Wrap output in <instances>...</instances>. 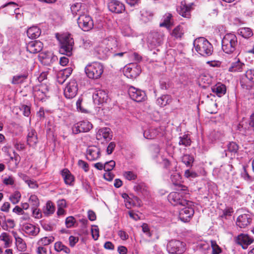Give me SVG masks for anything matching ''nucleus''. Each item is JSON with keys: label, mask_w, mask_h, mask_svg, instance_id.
I'll use <instances>...</instances> for the list:
<instances>
[{"label": "nucleus", "mask_w": 254, "mask_h": 254, "mask_svg": "<svg viewBox=\"0 0 254 254\" xmlns=\"http://www.w3.org/2000/svg\"><path fill=\"white\" fill-rule=\"evenodd\" d=\"M60 42V52L67 56L72 55L74 41L70 34L62 35L59 39Z\"/></svg>", "instance_id": "3"}, {"label": "nucleus", "mask_w": 254, "mask_h": 254, "mask_svg": "<svg viewBox=\"0 0 254 254\" xmlns=\"http://www.w3.org/2000/svg\"><path fill=\"white\" fill-rule=\"evenodd\" d=\"M43 44L40 41H33L29 42L27 46V51L30 53L36 54L41 52L43 49Z\"/></svg>", "instance_id": "23"}, {"label": "nucleus", "mask_w": 254, "mask_h": 254, "mask_svg": "<svg viewBox=\"0 0 254 254\" xmlns=\"http://www.w3.org/2000/svg\"><path fill=\"white\" fill-rule=\"evenodd\" d=\"M241 86L243 89L248 90L251 97L254 98V83L248 84V86H244L243 84H241Z\"/></svg>", "instance_id": "46"}, {"label": "nucleus", "mask_w": 254, "mask_h": 254, "mask_svg": "<svg viewBox=\"0 0 254 254\" xmlns=\"http://www.w3.org/2000/svg\"><path fill=\"white\" fill-rule=\"evenodd\" d=\"M78 164L79 166L82 169H84L85 172H87L89 170L88 164L85 161L79 160L78 161Z\"/></svg>", "instance_id": "62"}, {"label": "nucleus", "mask_w": 254, "mask_h": 254, "mask_svg": "<svg viewBox=\"0 0 254 254\" xmlns=\"http://www.w3.org/2000/svg\"><path fill=\"white\" fill-rule=\"evenodd\" d=\"M213 93H215L218 97H221L226 93V87L220 82L216 83L211 87Z\"/></svg>", "instance_id": "26"}, {"label": "nucleus", "mask_w": 254, "mask_h": 254, "mask_svg": "<svg viewBox=\"0 0 254 254\" xmlns=\"http://www.w3.org/2000/svg\"><path fill=\"white\" fill-rule=\"evenodd\" d=\"M153 14L149 11H142L141 13L140 20L143 23H147L152 19Z\"/></svg>", "instance_id": "40"}, {"label": "nucleus", "mask_w": 254, "mask_h": 254, "mask_svg": "<svg viewBox=\"0 0 254 254\" xmlns=\"http://www.w3.org/2000/svg\"><path fill=\"white\" fill-rule=\"evenodd\" d=\"M140 72V66L132 64H130L129 67H127L125 75L128 78H133L139 75Z\"/></svg>", "instance_id": "21"}, {"label": "nucleus", "mask_w": 254, "mask_h": 254, "mask_svg": "<svg viewBox=\"0 0 254 254\" xmlns=\"http://www.w3.org/2000/svg\"><path fill=\"white\" fill-rule=\"evenodd\" d=\"M184 34L183 27L180 25L176 26L171 33V35L176 39L181 38Z\"/></svg>", "instance_id": "34"}, {"label": "nucleus", "mask_w": 254, "mask_h": 254, "mask_svg": "<svg viewBox=\"0 0 254 254\" xmlns=\"http://www.w3.org/2000/svg\"><path fill=\"white\" fill-rule=\"evenodd\" d=\"M104 70L103 65L98 62H94L88 64L85 68L87 76L91 79H98Z\"/></svg>", "instance_id": "4"}, {"label": "nucleus", "mask_w": 254, "mask_h": 254, "mask_svg": "<svg viewBox=\"0 0 254 254\" xmlns=\"http://www.w3.org/2000/svg\"><path fill=\"white\" fill-rule=\"evenodd\" d=\"M4 219H5V218L4 217ZM6 223H8L9 225V227L11 228H13L15 226L14 222L13 220L8 219L5 221V220H4L3 222H2V224H1V227L4 230H7V228L8 227L7 224Z\"/></svg>", "instance_id": "50"}, {"label": "nucleus", "mask_w": 254, "mask_h": 254, "mask_svg": "<svg viewBox=\"0 0 254 254\" xmlns=\"http://www.w3.org/2000/svg\"><path fill=\"white\" fill-rule=\"evenodd\" d=\"M28 75L27 72H24L23 73L15 75L13 77L12 83L17 84L21 83L27 78Z\"/></svg>", "instance_id": "35"}, {"label": "nucleus", "mask_w": 254, "mask_h": 254, "mask_svg": "<svg viewBox=\"0 0 254 254\" xmlns=\"http://www.w3.org/2000/svg\"><path fill=\"white\" fill-rule=\"evenodd\" d=\"M55 210V207L52 202L49 201L47 202L46 206L43 208V212L46 215L53 214Z\"/></svg>", "instance_id": "39"}, {"label": "nucleus", "mask_w": 254, "mask_h": 254, "mask_svg": "<svg viewBox=\"0 0 254 254\" xmlns=\"http://www.w3.org/2000/svg\"><path fill=\"white\" fill-rule=\"evenodd\" d=\"M100 156V149L96 146H91L88 147L86 151V158L88 160L94 161L99 158Z\"/></svg>", "instance_id": "22"}, {"label": "nucleus", "mask_w": 254, "mask_h": 254, "mask_svg": "<svg viewBox=\"0 0 254 254\" xmlns=\"http://www.w3.org/2000/svg\"><path fill=\"white\" fill-rule=\"evenodd\" d=\"M124 176L129 181L134 180L137 178V175L132 171H126L124 172Z\"/></svg>", "instance_id": "52"}, {"label": "nucleus", "mask_w": 254, "mask_h": 254, "mask_svg": "<svg viewBox=\"0 0 254 254\" xmlns=\"http://www.w3.org/2000/svg\"><path fill=\"white\" fill-rule=\"evenodd\" d=\"M128 93L130 98L137 102H142L146 98V95L143 91L133 86L129 87Z\"/></svg>", "instance_id": "10"}, {"label": "nucleus", "mask_w": 254, "mask_h": 254, "mask_svg": "<svg viewBox=\"0 0 254 254\" xmlns=\"http://www.w3.org/2000/svg\"><path fill=\"white\" fill-rule=\"evenodd\" d=\"M193 46L195 51L203 57H209L213 53L212 45L205 38L198 37L193 41Z\"/></svg>", "instance_id": "1"}, {"label": "nucleus", "mask_w": 254, "mask_h": 254, "mask_svg": "<svg viewBox=\"0 0 254 254\" xmlns=\"http://www.w3.org/2000/svg\"><path fill=\"white\" fill-rule=\"evenodd\" d=\"M185 176L187 178H195L197 176V174L194 171L188 169L185 171Z\"/></svg>", "instance_id": "57"}, {"label": "nucleus", "mask_w": 254, "mask_h": 254, "mask_svg": "<svg viewBox=\"0 0 254 254\" xmlns=\"http://www.w3.org/2000/svg\"><path fill=\"white\" fill-rule=\"evenodd\" d=\"M96 137L98 140L102 141V139H104L106 143L108 142L112 139V137L110 128L103 127L99 129L96 133ZM101 143H103L104 142L101 141Z\"/></svg>", "instance_id": "14"}, {"label": "nucleus", "mask_w": 254, "mask_h": 254, "mask_svg": "<svg viewBox=\"0 0 254 254\" xmlns=\"http://www.w3.org/2000/svg\"><path fill=\"white\" fill-rule=\"evenodd\" d=\"M40 29L37 26H32L27 30V35L29 38L31 39H36L41 34Z\"/></svg>", "instance_id": "30"}, {"label": "nucleus", "mask_w": 254, "mask_h": 254, "mask_svg": "<svg viewBox=\"0 0 254 254\" xmlns=\"http://www.w3.org/2000/svg\"><path fill=\"white\" fill-rule=\"evenodd\" d=\"M141 227L142 230L143 232V233H145L146 235L149 237L151 236L152 234L150 231L149 226L147 224H143V225L141 226Z\"/></svg>", "instance_id": "60"}, {"label": "nucleus", "mask_w": 254, "mask_h": 254, "mask_svg": "<svg viewBox=\"0 0 254 254\" xmlns=\"http://www.w3.org/2000/svg\"><path fill=\"white\" fill-rule=\"evenodd\" d=\"M27 144L30 146H35L38 142L37 134L35 130H29L27 137Z\"/></svg>", "instance_id": "27"}, {"label": "nucleus", "mask_w": 254, "mask_h": 254, "mask_svg": "<svg viewBox=\"0 0 254 254\" xmlns=\"http://www.w3.org/2000/svg\"><path fill=\"white\" fill-rule=\"evenodd\" d=\"M16 240V244L17 246L18 249L20 251H24L26 248V244L24 242L23 239L19 237H16L14 235Z\"/></svg>", "instance_id": "44"}, {"label": "nucleus", "mask_w": 254, "mask_h": 254, "mask_svg": "<svg viewBox=\"0 0 254 254\" xmlns=\"http://www.w3.org/2000/svg\"><path fill=\"white\" fill-rule=\"evenodd\" d=\"M14 181L11 176L5 178L3 180V183L5 185H12L14 184Z\"/></svg>", "instance_id": "64"}, {"label": "nucleus", "mask_w": 254, "mask_h": 254, "mask_svg": "<svg viewBox=\"0 0 254 254\" xmlns=\"http://www.w3.org/2000/svg\"><path fill=\"white\" fill-rule=\"evenodd\" d=\"M29 203L32 206L33 213L35 214L39 205V201L37 196L35 195H31L29 199Z\"/></svg>", "instance_id": "32"}, {"label": "nucleus", "mask_w": 254, "mask_h": 254, "mask_svg": "<svg viewBox=\"0 0 254 254\" xmlns=\"http://www.w3.org/2000/svg\"><path fill=\"white\" fill-rule=\"evenodd\" d=\"M92 128V125L88 121H83L75 124L72 130L74 134L89 131Z\"/></svg>", "instance_id": "11"}, {"label": "nucleus", "mask_w": 254, "mask_h": 254, "mask_svg": "<svg viewBox=\"0 0 254 254\" xmlns=\"http://www.w3.org/2000/svg\"><path fill=\"white\" fill-rule=\"evenodd\" d=\"M193 3L187 4L186 0L182 1L180 5L177 8V10L180 15L184 17L190 18V12L192 9Z\"/></svg>", "instance_id": "12"}, {"label": "nucleus", "mask_w": 254, "mask_h": 254, "mask_svg": "<svg viewBox=\"0 0 254 254\" xmlns=\"http://www.w3.org/2000/svg\"><path fill=\"white\" fill-rule=\"evenodd\" d=\"M254 83V69L248 70L240 79V84L244 86Z\"/></svg>", "instance_id": "24"}, {"label": "nucleus", "mask_w": 254, "mask_h": 254, "mask_svg": "<svg viewBox=\"0 0 254 254\" xmlns=\"http://www.w3.org/2000/svg\"><path fill=\"white\" fill-rule=\"evenodd\" d=\"M91 233L93 238L95 240H97L99 236V229L97 226H95L94 228H92Z\"/></svg>", "instance_id": "63"}, {"label": "nucleus", "mask_w": 254, "mask_h": 254, "mask_svg": "<svg viewBox=\"0 0 254 254\" xmlns=\"http://www.w3.org/2000/svg\"><path fill=\"white\" fill-rule=\"evenodd\" d=\"M236 242L237 244L242 246L244 249H246L249 245L254 242V239L250 237L248 234H241L237 237Z\"/></svg>", "instance_id": "19"}, {"label": "nucleus", "mask_w": 254, "mask_h": 254, "mask_svg": "<svg viewBox=\"0 0 254 254\" xmlns=\"http://www.w3.org/2000/svg\"><path fill=\"white\" fill-rule=\"evenodd\" d=\"M228 150L233 153H236L239 148L238 145L234 142H230L228 145Z\"/></svg>", "instance_id": "48"}, {"label": "nucleus", "mask_w": 254, "mask_h": 254, "mask_svg": "<svg viewBox=\"0 0 254 254\" xmlns=\"http://www.w3.org/2000/svg\"><path fill=\"white\" fill-rule=\"evenodd\" d=\"M57 81L61 84L64 83L65 80L67 78L66 76H64V74L61 71H60L57 74Z\"/></svg>", "instance_id": "58"}, {"label": "nucleus", "mask_w": 254, "mask_h": 254, "mask_svg": "<svg viewBox=\"0 0 254 254\" xmlns=\"http://www.w3.org/2000/svg\"><path fill=\"white\" fill-rule=\"evenodd\" d=\"M109 10L116 13H121L125 10V5L117 0H112L108 4Z\"/></svg>", "instance_id": "15"}, {"label": "nucleus", "mask_w": 254, "mask_h": 254, "mask_svg": "<svg viewBox=\"0 0 254 254\" xmlns=\"http://www.w3.org/2000/svg\"><path fill=\"white\" fill-rule=\"evenodd\" d=\"M193 157L189 154H184L182 157V161L187 166L190 167L193 162Z\"/></svg>", "instance_id": "41"}, {"label": "nucleus", "mask_w": 254, "mask_h": 254, "mask_svg": "<svg viewBox=\"0 0 254 254\" xmlns=\"http://www.w3.org/2000/svg\"><path fill=\"white\" fill-rule=\"evenodd\" d=\"M79 27L84 31H88L93 27V22L91 17L87 15H80L77 19Z\"/></svg>", "instance_id": "7"}, {"label": "nucleus", "mask_w": 254, "mask_h": 254, "mask_svg": "<svg viewBox=\"0 0 254 254\" xmlns=\"http://www.w3.org/2000/svg\"><path fill=\"white\" fill-rule=\"evenodd\" d=\"M194 212V210L191 207H185L180 211V219L184 222H189L193 215Z\"/></svg>", "instance_id": "17"}, {"label": "nucleus", "mask_w": 254, "mask_h": 254, "mask_svg": "<svg viewBox=\"0 0 254 254\" xmlns=\"http://www.w3.org/2000/svg\"><path fill=\"white\" fill-rule=\"evenodd\" d=\"M163 34L157 31H152L149 34L148 43L152 48L160 46L163 41Z\"/></svg>", "instance_id": "8"}, {"label": "nucleus", "mask_w": 254, "mask_h": 254, "mask_svg": "<svg viewBox=\"0 0 254 254\" xmlns=\"http://www.w3.org/2000/svg\"><path fill=\"white\" fill-rule=\"evenodd\" d=\"M39 58L42 64L45 65H50L53 62L58 60L57 57L54 55L51 52H44L41 53Z\"/></svg>", "instance_id": "16"}, {"label": "nucleus", "mask_w": 254, "mask_h": 254, "mask_svg": "<svg viewBox=\"0 0 254 254\" xmlns=\"http://www.w3.org/2000/svg\"><path fill=\"white\" fill-rule=\"evenodd\" d=\"M104 165L105 171L106 172H110L115 167L116 163L114 160H110L108 162H106Z\"/></svg>", "instance_id": "51"}, {"label": "nucleus", "mask_w": 254, "mask_h": 254, "mask_svg": "<svg viewBox=\"0 0 254 254\" xmlns=\"http://www.w3.org/2000/svg\"><path fill=\"white\" fill-rule=\"evenodd\" d=\"M167 249L172 254H182L186 250V245L179 240H172L168 243Z\"/></svg>", "instance_id": "6"}, {"label": "nucleus", "mask_w": 254, "mask_h": 254, "mask_svg": "<svg viewBox=\"0 0 254 254\" xmlns=\"http://www.w3.org/2000/svg\"><path fill=\"white\" fill-rule=\"evenodd\" d=\"M81 6V3H75L73 4H72L70 8L72 13L73 14H77V12L80 9Z\"/></svg>", "instance_id": "59"}, {"label": "nucleus", "mask_w": 254, "mask_h": 254, "mask_svg": "<svg viewBox=\"0 0 254 254\" xmlns=\"http://www.w3.org/2000/svg\"><path fill=\"white\" fill-rule=\"evenodd\" d=\"M23 230L27 234L37 236L40 232V228L30 223H24L22 225Z\"/></svg>", "instance_id": "25"}, {"label": "nucleus", "mask_w": 254, "mask_h": 254, "mask_svg": "<svg viewBox=\"0 0 254 254\" xmlns=\"http://www.w3.org/2000/svg\"><path fill=\"white\" fill-rule=\"evenodd\" d=\"M116 42L113 39L111 41L107 39L103 40L102 43L96 49L98 58L101 60L106 59L111 54V49H112V48L110 45V43H114Z\"/></svg>", "instance_id": "5"}, {"label": "nucleus", "mask_w": 254, "mask_h": 254, "mask_svg": "<svg viewBox=\"0 0 254 254\" xmlns=\"http://www.w3.org/2000/svg\"><path fill=\"white\" fill-rule=\"evenodd\" d=\"M20 110L22 112L23 115L25 117H29L31 114L30 106L26 105H21Z\"/></svg>", "instance_id": "47"}, {"label": "nucleus", "mask_w": 254, "mask_h": 254, "mask_svg": "<svg viewBox=\"0 0 254 254\" xmlns=\"http://www.w3.org/2000/svg\"><path fill=\"white\" fill-rule=\"evenodd\" d=\"M238 45L237 38L233 33H227L222 40V49L226 54H232L236 50Z\"/></svg>", "instance_id": "2"}, {"label": "nucleus", "mask_w": 254, "mask_h": 254, "mask_svg": "<svg viewBox=\"0 0 254 254\" xmlns=\"http://www.w3.org/2000/svg\"><path fill=\"white\" fill-rule=\"evenodd\" d=\"M170 179L175 186H180L181 184V176L178 173L175 172L171 175Z\"/></svg>", "instance_id": "42"}, {"label": "nucleus", "mask_w": 254, "mask_h": 254, "mask_svg": "<svg viewBox=\"0 0 254 254\" xmlns=\"http://www.w3.org/2000/svg\"><path fill=\"white\" fill-rule=\"evenodd\" d=\"M78 91L77 83L75 80H71L64 90V95L66 98L74 97Z\"/></svg>", "instance_id": "13"}, {"label": "nucleus", "mask_w": 254, "mask_h": 254, "mask_svg": "<svg viewBox=\"0 0 254 254\" xmlns=\"http://www.w3.org/2000/svg\"><path fill=\"white\" fill-rule=\"evenodd\" d=\"M54 248L58 252H64L66 254L70 253V249L64 246L61 242H57L55 244Z\"/></svg>", "instance_id": "38"}, {"label": "nucleus", "mask_w": 254, "mask_h": 254, "mask_svg": "<svg viewBox=\"0 0 254 254\" xmlns=\"http://www.w3.org/2000/svg\"><path fill=\"white\" fill-rule=\"evenodd\" d=\"M211 246L212 249V254H219L222 253L221 248L217 244L215 241H211Z\"/></svg>", "instance_id": "45"}, {"label": "nucleus", "mask_w": 254, "mask_h": 254, "mask_svg": "<svg viewBox=\"0 0 254 254\" xmlns=\"http://www.w3.org/2000/svg\"><path fill=\"white\" fill-rule=\"evenodd\" d=\"M252 218L249 214H243L239 215L236 220V225L241 228H246L250 225Z\"/></svg>", "instance_id": "20"}, {"label": "nucleus", "mask_w": 254, "mask_h": 254, "mask_svg": "<svg viewBox=\"0 0 254 254\" xmlns=\"http://www.w3.org/2000/svg\"><path fill=\"white\" fill-rule=\"evenodd\" d=\"M171 97L168 95H163L158 98L156 101L157 105L160 107H164L171 102Z\"/></svg>", "instance_id": "33"}, {"label": "nucleus", "mask_w": 254, "mask_h": 254, "mask_svg": "<svg viewBox=\"0 0 254 254\" xmlns=\"http://www.w3.org/2000/svg\"><path fill=\"white\" fill-rule=\"evenodd\" d=\"M75 222V218L73 216H69L65 220V225L66 227L71 228Z\"/></svg>", "instance_id": "55"}, {"label": "nucleus", "mask_w": 254, "mask_h": 254, "mask_svg": "<svg viewBox=\"0 0 254 254\" xmlns=\"http://www.w3.org/2000/svg\"><path fill=\"white\" fill-rule=\"evenodd\" d=\"M179 139V144L180 145L187 147L191 145V141L190 136L188 134H184L182 136H180Z\"/></svg>", "instance_id": "36"}, {"label": "nucleus", "mask_w": 254, "mask_h": 254, "mask_svg": "<svg viewBox=\"0 0 254 254\" xmlns=\"http://www.w3.org/2000/svg\"><path fill=\"white\" fill-rule=\"evenodd\" d=\"M20 197V193L19 191H15L9 199L13 204H16L19 201Z\"/></svg>", "instance_id": "49"}, {"label": "nucleus", "mask_w": 254, "mask_h": 254, "mask_svg": "<svg viewBox=\"0 0 254 254\" xmlns=\"http://www.w3.org/2000/svg\"><path fill=\"white\" fill-rule=\"evenodd\" d=\"M54 237H44L41 238L39 241V242L41 243V244L46 246L49 245L52 242L54 241Z\"/></svg>", "instance_id": "53"}, {"label": "nucleus", "mask_w": 254, "mask_h": 254, "mask_svg": "<svg viewBox=\"0 0 254 254\" xmlns=\"http://www.w3.org/2000/svg\"><path fill=\"white\" fill-rule=\"evenodd\" d=\"M245 64L238 59L236 61L232 63L229 68L231 72H241L244 68Z\"/></svg>", "instance_id": "28"}, {"label": "nucleus", "mask_w": 254, "mask_h": 254, "mask_svg": "<svg viewBox=\"0 0 254 254\" xmlns=\"http://www.w3.org/2000/svg\"><path fill=\"white\" fill-rule=\"evenodd\" d=\"M169 201L173 205H180L181 206H185L188 205V201L184 199L182 195L177 192H172L168 196Z\"/></svg>", "instance_id": "9"}, {"label": "nucleus", "mask_w": 254, "mask_h": 254, "mask_svg": "<svg viewBox=\"0 0 254 254\" xmlns=\"http://www.w3.org/2000/svg\"><path fill=\"white\" fill-rule=\"evenodd\" d=\"M172 17V15L170 13H167L165 14L164 21L163 22L160 24V27H166L168 28L170 27L171 25V19Z\"/></svg>", "instance_id": "43"}, {"label": "nucleus", "mask_w": 254, "mask_h": 254, "mask_svg": "<svg viewBox=\"0 0 254 254\" xmlns=\"http://www.w3.org/2000/svg\"><path fill=\"white\" fill-rule=\"evenodd\" d=\"M238 33L245 38H249L253 35L252 30L249 27L240 28Z\"/></svg>", "instance_id": "31"}, {"label": "nucleus", "mask_w": 254, "mask_h": 254, "mask_svg": "<svg viewBox=\"0 0 254 254\" xmlns=\"http://www.w3.org/2000/svg\"><path fill=\"white\" fill-rule=\"evenodd\" d=\"M134 190L138 194L145 195L147 192V188L144 183H140L136 184L133 187Z\"/></svg>", "instance_id": "37"}, {"label": "nucleus", "mask_w": 254, "mask_h": 254, "mask_svg": "<svg viewBox=\"0 0 254 254\" xmlns=\"http://www.w3.org/2000/svg\"><path fill=\"white\" fill-rule=\"evenodd\" d=\"M243 169L244 172L242 174V177L245 180L252 182L253 181V179H252V177L250 176L248 173L247 172L246 167L245 166L243 167Z\"/></svg>", "instance_id": "61"}, {"label": "nucleus", "mask_w": 254, "mask_h": 254, "mask_svg": "<svg viewBox=\"0 0 254 254\" xmlns=\"http://www.w3.org/2000/svg\"><path fill=\"white\" fill-rule=\"evenodd\" d=\"M160 86L161 89L167 90L170 87V83L167 79H161L160 81Z\"/></svg>", "instance_id": "56"}, {"label": "nucleus", "mask_w": 254, "mask_h": 254, "mask_svg": "<svg viewBox=\"0 0 254 254\" xmlns=\"http://www.w3.org/2000/svg\"><path fill=\"white\" fill-rule=\"evenodd\" d=\"M93 99L95 104L99 105L108 100V95L106 92L103 90H97L93 95Z\"/></svg>", "instance_id": "18"}, {"label": "nucleus", "mask_w": 254, "mask_h": 254, "mask_svg": "<svg viewBox=\"0 0 254 254\" xmlns=\"http://www.w3.org/2000/svg\"><path fill=\"white\" fill-rule=\"evenodd\" d=\"M62 175L66 185H72L74 178L67 169H64L62 171Z\"/></svg>", "instance_id": "29"}, {"label": "nucleus", "mask_w": 254, "mask_h": 254, "mask_svg": "<svg viewBox=\"0 0 254 254\" xmlns=\"http://www.w3.org/2000/svg\"><path fill=\"white\" fill-rule=\"evenodd\" d=\"M233 212V208L231 207H226L222 211V214L221 215L222 218H226L227 216H231L232 213Z\"/></svg>", "instance_id": "54"}]
</instances>
